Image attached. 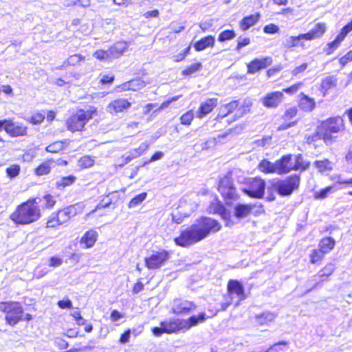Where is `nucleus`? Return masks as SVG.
Returning <instances> with one entry per match:
<instances>
[{
	"instance_id": "f257e3e1",
	"label": "nucleus",
	"mask_w": 352,
	"mask_h": 352,
	"mask_svg": "<svg viewBox=\"0 0 352 352\" xmlns=\"http://www.w3.org/2000/svg\"><path fill=\"white\" fill-rule=\"evenodd\" d=\"M346 129V121L342 116H331L319 121L316 130L305 135V142L315 149L319 147L321 141L326 146H331L339 141Z\"/></svg>"
},
{
	"instance_id": "f03ea898",
	"label": "nucleus",
	"mask_w": 352,
	"mask_h": 352,
	"mask_svg": "<svg viewBox=\"0 0 352 352\" xmlns=\"http://www.w3.org/2000/svg\"><path fill=\"white\" fill-rule=\"evenodd\" d=\"M222 226L217 219L201 216L190 226L182 230L173 241L177 246L188 248L219 232Z\"/></svg>"
},
{
	"instance_id": "7ed1b4c3",
	"label": "nucleus",
	"mask_w": 352,
	"mask_h": 352,
	"mask_svg": "<svg viewBox=\"0 0 352 352\" xmlns=\"http://www.w3.org/2000/svg\"><path fill=\"white\" fill-rule=\"evenodd\" d=\"M38 200V197H30L21 202L10 214L9 219L17 226L36 223L42 216Z\"/></svg>"
},
{
	"instance_id": "20e7f679",
	"label": "nucleus",
	"mask_w": 352,
	"mask_h": 352,
	"mask_svg": "<svg viewBox=\"0 0 352 352\" xmlns=\"http://www.w3.org/2000/svg\"><path fill=\"white\" fill-rule=\"evenodd\" d=\"M86 209L83 203L79 202L53 212L46 219L45 228L54 230L63 226L72 217L82 214Z\"/></svg>"
},
{
	"instance_id": "39448f33",
	"label": "nucleus",
	"mask_w": 352,
	"mask_h": 352,
	"mask_svg": "<svg viewBox=\"0 0 352 352\" xmlns=\"http://www.w3.org/2000/svg\"><path fill=\"white\" fill-rule=\"evenodd\" d=\"M0 311L4 314L6 324L14 327L20 322H29L32 319L30 314H25L23 306L19 301H1Z\"/></svg>"
},
{
	"instance_id": "423d86ee",
	"label": "nucleus",
	"mask_w": 352,
	"mask_h": 352,
	"mask_svg": "<svg viewBox=\"0 0 352 352\" xmlns=\"http://www.w3.org/2000/svg\"><path fill=\"white\" fill-rule=\"evenodd\" d=\"M252 102L249 100L236 99L223 104L215 117L220 122L229 115H232L233 120H237L250 112Z\"/></svg>"
},
{
	"instance_id": "0eeeda50",
	"label": "nucleus",
	"mask_w": 352,
	"mask_h": 352,
	"mask_svg": "<svg viewBox=\"0 0 352 352\" xmlns=\"http://www.w3.org/2000/svg\"><path fill=\"white\" fill-rule=\"evenodd\" d=\"M96 113L97 109L95 107H90L87 109H78L66 120L67 129L72 133L85 131L86 124Z\"/></svg>"
},
{
	"instance_id": "6e6552de",
	"label": "nucleus",
	"mask_w": 352,
	"mask_h": 352,
	"mask_svg": "<svg viewBox=\"0 0 352 352\" xmlns=\"http://www.w3.org/2000/svg\"><path fill=\"white\" fill-rule=\"evenodd\" d=\"M300 185V175L292 174L271 183V188L281 197H289L297 192Z\"/></svg>"
},
{
	"instance_id": "1a4fd4ad",
	"label": "nucleus",
	"mask_w": 352,
	"mask_h": 352,
	"mask_svg": "<svg viewBox=\"0 0 352 352\" xmlns=\"http://www.w3.org/2000/svg\"><path fill=\"white\" fill-rule=\"evenodd\" d=\"M85 57L80 54H74L69 56L63 61V64L56 68L58 70L63 71V73L56 79L54 82L55 85L63 87L69 84L73 78H76V74L72 72L65 71V68L78 65L81 62L85 61Z\"/></svg>"
},
{
	"instance_id": "9d476101",
	"label": "nucleus",
	"mask_w": 352,
	"mask_h": 352,
	"mask_svg": "<svg viewBox=\"0 0 352 352\" xmlns=\"http://www.w3.org/2000/svg\"><path fill=\"white\" fill-rule=\"evenodd\" d=\"M242 192L252 199H262L264 197L266 182L260 177H250L243 182Z\"/></svg>"
},
{
	"instance_id": "9b49d317",
	"label": "nucleus",
	"mask_w": 352,
	"mask_h": 352,
	"mask_svg": "<svg viewBox=\"0 0 352 352\" xmlns=\"http://www.w3.org/2000/svg\"><path fill=\"white\" fill-rule=\"evenodd\" d=\"M217 190L226 204H230L232 201L237 200L239 197L230 173L223 175L219 179Z\"/></svg>"
},
{
	"instance_id": "f8f14e48",
	"label": "nucleus",
	"mask_w": 352,
	"mask_h": 352,
	"mask_svg": "<svg viewBox=\"0 0 352 352\" xmlns=\"http://www.w3.org/2000/svg\"><path fill=\"white\" fill-rule=\"evenodd\" d=\"M184 331L182 318H173L160 322V327L151 328V332L155 336L163 334H173Z\"/></svg>"
},
{
	"instance_id": "ddd939ff",
	"label": "nucleus",
	"mask_w": 352,
	"mask_h": 352,
	"mask_svg": "<svg viewBox=\"0 0 352 352\" xmlns=\"http://www.w3.org/2000/svg\"><path fill=\"white\" fill-rule=\"evenodd\" d=\"M3 129L10 138L28 135V127L22 122H16L12 118L0 120V131Z\"/></svg>"
},
{
	"instance_id": "4468645a",
	"label": "nucleus",
	"mask_w": 352,
	"mask_h": 352,
	"mask_svg": "<svg viewBox=\"0 0 352 352\" xmlns=\"http://www.w3.org/2000/svg\"><path fill=\"white\" fill-rule=\"evenodd\" d=\"M170 253L166 250L154 252L144 258V264L148 270H157L163 266L169 259Z\"/></svg>"
},
{
	"instance_id": "2eb2a0df",
	"label": "nucleus",
	"mask_w": 352,
	"mask_h": 352,
	"mask_svg": "<svg viewBox=\"0 0 352 352\" xmlns=\"http://www.w3.org/2000/svg\"><path fill=\"white\" fill-rule=\"evenodd\" d=\"M197 305L193 301L175 298L170 309V313L176 316H186L195 311Z\"/></svg>"
},
{
	"instance_id": "dca6fc26",
	"label": "nucleus",
	"mask_w": 352,
	"mask_h": 352,
	"mask_svg": "<svg viewBox=\"0 0 352 352\" xmlns=\"http://www.w3.org/2000/svg\"><path fill=\"white\" fill-rule=\"evenodd\" d=\"M208 212L212 214H218L226 221L227 226L232 225L230 212L226 209L224 204L215 197L208 207Z\"/></svg>"
},
{
	"instance_id": "f3484780",
	"label": "nucleus",
	"mask_w": 352,
	"mask_h": 352,
	"mask_svg": "<svg viewBox=\"0 0 352 352\" xmlns=\"http://www.w3.org/2000/svg\"><path fill=\"white\" fill-rule=\"evenodd\" d=\"M284 100V94L279 90L267 92L261 98V102L266 109H276Z\"/></svg>"
},
{
	"instance_id": "a211bd4d",
	"label": "nucleus",
	"mask_w": 352,
	"mask_h": 352,
	"mask_svg": "<svg viewBox=\"0 0 352 352\" xmlns=\"http://www.w3.org/2000/svg\"><path fill=\"white\" fill-rule=\"evenodd\" d=\"M298 113V109L296 106L286 108L281 116L283 122L278 126V130L283 131L296 126L298 122V120L296 119Z\"/></svg>"
},
{
	"instance_id": "6ab92c4d",
	"label": "nucleus",
	"mask_w": 352,
	"mask_h": 352,
	"mask_svg": "<svg viewBox=\"0 0 352 352\" xmlns=\"http://www.w3.org/2000/svg\"><path fill=\"white\" fill-rule=\"evenodd\" d=\"M146 82L141 78H134L125 81L116 87L118 92L133 91L136 92L144 89Z\"/></svg>"
},
{
	"instance_id": "aec40b11",
	"label": "nucleus",
	"mask_w": 352,
	"mask_h": 352,
	"mask_svg": "<svg viewBox=\"0 0 352 352\" xmlns=\"http://www.w3.org/2000/svg\"><path fill=\"white\" fill-rule=\"evenodd\" d=\"M131 106L132 102L127 98H118L108 104L107 109L110 114H117L126 112Z\"/></svg>"
},
{
	"instance_id": "412c9836",
	"label": "nucleus",
	"mask_w": 352,
	"mask_h": 352,
	"mask_svg": "<svg viewBox=\"0 0 352 352\" xmlns=\"http://www.w3.org/2000/svg\"><path fill=\"white\" fill-rule=\"evenodd\" d=\"M272 63V58L264 56L255 58L247 63L248 74H253L270 66Z\"/></svg>"
},
{
	"instance_id": "4be33fe9",
	"label": "nucleus",
	"mask_w": 352,
	"mask_h": 352,
	"mask_svg": "<svg viewBox=\"0 0 352 352\" xmlns=\"http://www.w3.org/2000/svg\"><path fill=\"white\" fill-rule=\"evenodd\" d=\"M292 157V154L288 153L282 155L278 160L275 161L277 175H283L293 171Z\"/></svg>"
},
{
	"instance_id": "5701e85b",
	"label": "nucleus",
	"mask_w": 352,
	"mask_h": 352,
	"mask_svg": "<svg viewBox=\"0 0 352 352\" xmlns=\"http://www.w3.org/2000/svg\"><path fill=\"white\" fill-rule=\"evenodd\" d=\"M124 52V49H119L116 45L111 46L108 50H97L93 56L99 60H109L120 56Z\"/></svg>"
},
{
	"instance_id": "b1692460",
	"label": "nucleus",
	"mask_w": 352,
	"mask_h": 352,
	"mask_svg": "<svg viewBox=\"0 0 352 352\" xmlns=\"http://www.w3.org/2000/svg\"><path fill=\"white\" fill-rule=\"evenodd\" d=\"M217 98H208L202 102L197 110V116L201 119L211 113L218 105Z\"/></svg>"
},
{
	"instance_id": "393cba45",
	"label": "nucleus",
	"mask_w": 352,
	"mask_h": 352,
	"mask_svg": "<svg viewBox=\"0 0 352 352\" xmlns=\"http://www.w3.org/2000/svg\"><path fill=\"white\" fill-rule=\"evenodd\" d=\"M327 25L324 22L316 23L314 28L303 33L307 41H312L321 38L327 32Z\"/></svg>"
},
{
	"instance_id": "a878e982",
	"label": "nucleus",
	"mask_w": 352,
	"mask_h": 352,
	"mask_svg": "<svg viewBox=\"0 0 352 352\" xmlns=\"http://www.w3.org/2000/svg\"><path fill=\"white\" fill-rule=\"evenodd\" d=\"M227 292L230 296L236 295L240 300H243L246 298L243 285L235 279H230L227 283Z\"/></svg>"
},
{
	"instance_id": "bb28decb",
	"label": "nucleus",
	"mask_w": 352,
	"mask_h": 352,
	"mask_svg": "<svg viewBox=\"0 0 352 352\" xmlns=\"http://www.w3.org/2000/svg\"><path fill=\"white\" fill-rule=\"evenodd\" d=\"M307 41L303 33L296 36H290L283 43V47L287 50H290L296 47H300L302 50L306 48L305 41Z\"/></svg>"
},
{
	"instance_id": "cd10ccee",
	"label": "nucleus",
	"mask_w": 352,
	"mask_h": 352,
	"mask_svg": "<svg viewBox=\"0 0 352 352\" xmlns=\"http://www.w3.org/2000/svg\"><path fill=\"white\" fill-rule=\"evenodd\" d=\"M98 238V232L94 229L87 230L80 239V243L83 245L85 249L93 248Z\"/></svg>"
},
{
	"instance_id": "c85d7f7f",
	"label": "nucleus",
	"mask_w": 352,
	"mask_h": 352,
	"mask_svg": "<svg viewBox=\"0 0 352 352\" xmlns=\"http://www.w3.org/2000/svg\"><path fill=\"white\" fill-rule=\"evenodd\" d=\"M260 17L259 12L243 16L239 22V29L243 32L247 31L258 22Z\"/></svg>"
},
{
	"instance_id": "c756f323",
	"label": "nucleus",
	"mask_w": 352,
	"mask_h": 352,
	"mask_svg": "<svg viewBox=\"0 0 352 352\" xmlns=\"http://www.w3.org/2000/svg\"><path fill=\"white\" fill-rule=\"evenodd\" d=\"M206 319L207 317L205 312H200L197 315L190 316L186 319L182 318L184 331L190 329L199 323L205 322Z\"/></svg>"
},
{
	"instance_id": "7c9ffc66",
	"label": "nucleus",
	"mask_w": 352,
	"mask_h": 352,
	"mask_svg": "<svg viewBox=\"0 0 352 352\" xmlns=\"http://www.w3.org/2000/svg\"><path fill=\"white\" fill-rule=\"evenodd\" d=\"M298 106L304 111L311 112L316 108V104L314 98L301 92L299 94Z\"/></svg>"
},
{
	"instance_id": "2f4dec72",
	"label": "nucleus",
	"mask_w": 352,
	"mask_h": 352,
	"mask_svg": "<svg viewBox=\"0 0 352 352\" xmlns=\"http://www.w3.org/2000/svg\"><path fill=\"white\" fill-rule=\"evenodd\" d=\"M149 147L147 142H144L139 147L131 150L128 153L122 155L121 158L124 164H127L132 160L142 155Z\"/></svg>"
},
{
	"instance_id": "473e14b6",
	"label": "nucleus",
	"mask_w": 352,
	"mask_h": 352,
	"mask_svg": "<svg viewBox=\"0 0 352 352\" xmlns=\"http://www.w3.org/2000/svg\"><path fill=\"white\" fill-rule=\"evenodd\" d=\"M215 45V37L209 34L201 38L194 43V48L197 52H201L206 48H212Z\"/></svg>"
},
{
	"instance_id": "72a5a7b5",
	"label": "nucleus",
	"mask_w": 352,
	"mask_h": 352,
	"mask_svg": "<svg viewBox=\"0 0 352 352\" xmlns=\"http://www.w3.org/2000/svg\"><path fill=\"white\" fill-rule=\"evenodd\" d=\"M256 207L254 204H238L234 207V216L237 219H243L252 213L253 209Z\"/></svg>"
},
{
	"instance_id": "f704fd0d",
	"label": "nucleus",
	"mask_w": 352,
	"mask_h": 352,
	"mask_svg": "<svg viewBox=\"0 0 352 352\" xmlns=\"http://www.w3.org/2000/svg\"><path fill=\"white\" fill-rule=\"evenodd\" d=\"M337 85V78L335 76H329L322 79L320 84V91L322 96H325L329 90L336 87Z\"/></svg>"
},
{
	"instance_id": "c9c22d12",
	"label": "nucleus",
	"mask_w": 352,
	"mask_h": 352,
	"mask_svg": "<svg viewBox=\"0 0 352 352\" xmlns=\"http://www.w3.org/2000/svg\"><path fill=\"white\" fill-rule=\"evenodd\" d=\"M335 268V265L333 263H327L318 273L317 276L320 278V280L316 283L314 287H316L320 283L327 280L329 277L333 273Z\"/></svg>"
},
{
	"instance_id": "e433bc0d",
	"label": "nucleus",
	"mask_w": 352,
	"mask_h": 352,
	"mask_svg": "<svg viewBox=\"0 0 352 352\" xmlns=\"http://www.w3.org/2000/svg\"><path fill=\"white\" fill-rule=\"evenodd\" d=\"M314 165L320 174L328 173L333 170V164L327 158L314 161Z\"/></svg>"
},
{
	"instance_id": "4c0bfd02",
	"label": "nucleus",
	"mask_w": 352,
	"mask_h": 352,
	"mask_svg": "<svg viewBox=\"0 0 352 352\" xmlns=\"http://www.w3.org/2000/svg\"><path fill=\"white\" fill-rule=\"evenodd\" d=\"M345 38L346 37L339 32L333 41L327 43V47L324 50L325 54L327 55L332 54L340 46Z\"/></svg>"
},
{
	"instance_id": "58836bf2",
	"label": "nucleus",
	"mask_w": 352,
	"mask_h": 352,
	"mask_svg": "<svg viewBox=\"0 0 352 352\" xmlns=\"http://www.w3.org/2000/svg\"><path fill=\"white\" fill-rule=\"evenodd\" d=\"M336 243V240L333 238L325 236L319 241L318 248L326 254L334 249Z\"/></svg>"
},
{
	"instance_id": "ea45409f",
	"label": "nucleus",
	"mask_w": 352,
	"mask_h": 352,
	"mask_svg": "<svg viewBox=\"0 0 352 352\" xmlns=\"http://www.w3.org/2000/svg\"><path fill=\"white\" fill-rule=\"evenodd\" d=\"M310 167V162L305 160L302 154L298 153L295 156L294 163L292 164L293 171L303 172Z\"/></svg>"
},
{
	"instance_id": "a19ab883",
	"label": "nucleus",
	"mask_w": 352,
	"mask_h": 352,
	"mask_svg": "<svg viewBox=\"0 0 352 352\" xmlns=\"http://www.w3.org/2000/svg\"><path fill=\"white\" fill-rule=\"evenodd\" d=\"M258 169L264 174H276V162L272 163L267 159H263L259 162Z\"/></svg>"
},
{
	"instance_id": "79ce46f5",
	"label": "nucleus",
	"mask_w": 352,
	"mask_h": 352,
	"mask_svg": "<svg viewBox=\"0 0 352 352\" xmlns=\"http://www.w3.org/2000/svg\"><path fill=\"white\" fill-rule=\"evenodd\" d=\"M77 177L74 175L63 176L60 178L55 184L58 190H64L65 188L73 186L76 182Z\"/></svg>"
},
{
	"instance_id": "37998d69",
	"label": "nucleus",
	"mask_w": 352,
	"mask_h": 352,
	"mask_svg": "<svg viewBox=\"0 0 352 352\" xmlns=\"http://www.w3.org/2000/svg\"><path fill=\"white\" fill-rule=\"evenodd\" d=\"M54 162H55L53 159H48L45 160L35 168L34 173L38 176L49 174L51 171L52 166L53 164H54Z\"/></svg>"
},
{
	"instance_id": "c03bdc74",
	"label": "nucleus",
	"mask_w": 352,
	"mask_h": 352,
	"mask_svg": "<svg viewBox=\"0 0 352 352\" xmlns=\"http://www.w3.org/2000/svg\"><path fill=\"white\" fill-rule=\"evenodd\" d=\"M45 119V111H35L32 113L27 121L32 125H40Z\"/></svg>"
},
{
	"instance_id": "a18cd8bd",
	"label": "nucleus",
	"mask_w": 352,
	"mask_h": 352,
	"mask_svg": "<svg viewBox=\"0 0 352 352\" xmlns=\"http://www.w3.org/2000/svg\"><path fill=\"white\" fill-rule=\"evenodd\" d=\"M325 254L316 248L311 250L309 254V262L311 264L320 265L324 258Z\"/></svg>"
},
{
	"instance_id": "49530a36",
	"label": "nucleus",
	"mask_w": 352,
	"mask_h": 352,
	"mask_svg": "<svg viewBox=\"0 0 352 352\" xmlns=\"http://www.w3.org/2000/svg\"><path fill=\"white\" fill-rule=\"evenodd\" d=\"M94 158L90 155H86L80 157L77 161V165L80 169L89 168L94 166Z\"/></svg>"
},
{
	"instance_id": "de8ad7c7",
	"label": "nucleus",
	"mask_w": 352,
	"mask_h": 352,
	"mask_svg": "<svg viewBox=\"0 0 352 352\" xmlns=\"http://www.w3.org/2000/svg\"><path fill=\"white\" fill-rule=\"evenodd\" d=\"M67 146V141H56L46 147V151L49 153H56L63 151Z\"/></svg>"
},
{
	"instance_id": "09e8293b",
	"label": "nucleus",
	"mask_w": 352,
	"mask_h": 352,
	"mask_svg": "<svg viewBox=\"0 0 352 352\" xmlns=\"http://www.w3.org/2000/svg\"><path fill=\"white\" fill-rule=\"evenodd\" d=\"M202 68V65L200 62L194 63L190 65L186 66L182 71V75L183 76H190L193 74L199 71Z\"/></svg>"
},
{
	"instance_id": "8fccbe9b",
	"label": "nucleus",
	"mask_w": 352,
	"mask_h": 352,
	"mask_svg": "<svg viewBox=\"0 0 352 352\" xmlns=\"http://www.w3.org/2000/svg\"><path fill=\"white\" fill-rule=\"evenodd\" d=\"M112 201L110 200L108 202L105 203V204H102V203H99L98 204L95 208L92 210H91L90 211L87 212L85 213V214L84 215L83 217V219L85 221H87L89 220V219L91 218H93L94 217V213L98 210H101V209H104V208H108L110 205L112 204Z\"/></svg>"
},
{
	"instance_id": "3c124183",
	"label": "nucleus",
	"mask_w": 352,
	"mask_h": 352,
	"mask_svg": "<svg viewBox=\"0 0 352 352\" xmlns=\"http://www.w3.org/2000/svg\"><path fill=\"white\" fill-rule=\"evenodd\" d=\"M21 172V166L18 164H10L6 168V173L8 178L14 179L18 177Z\"/></svg>"
},
{
	"instance_id": "603ef678",
	"label": "nucleus",
	"mask_w": 352,
	"mask_h": 352,
	"mask_svg": "<svg viewBox=\"0 0 352 352\" xmlns=\"http://www.w3.org/2000/svg\"><path fill=\"white\" fill-rule=\"evenodd\" d=\"M195 118L193 110L190 109L183 113L179 118V122L182 125L190 126Z\"/></svg>"
},
{
	"instance_id": "864d4df0",
	"label": "nucleus",
	"mask_w": 352,
	"mask_h": 352,
	"mask_svg": "<svg viewBox=\"0 0 352 352\" xmlns=\"http://www.w3.org/2000/svg\"><path fill=\"white\" fill-rule=\"evenodd\" d=\"M147 197L146 192H141L133 197L128 203V208H132L140 205Z\"/></svg>"
},
{
	"instance_id": "5fc2aeb1",
	"label": "nucleus",
	"mask_w": 352,
	"mask_h": 352,
	"mask_svg": "<svg viewBox=\"0 0 352 352\" xmlns=\"http://www.w3.org/2000/svg\"><path fill=\"white\" fill-rule=\"evenodd\" d=\"M236 36V33L232 29H227L221 32L218 36V41L219 42H225L226 41L232 40Z\"/></svg>"
},
{
	"instance_id": "6e6d98bb",
	"label": "nucleus",
	"mask_w": 352,
	"mask_h": 352,
	"mask_svg": "<svg viewBox=\"0 0 352 352\" xmlns=\"http://www.w3.org/2000/svg\"><path fill=\"white\" fill-rule=\"evenodd\" d=\"M333 190V186H329L324 188L320 189L319 191L316 192L314 195V197L315 199L322 200L328 197V195L332 192Z\"/></svg>"
},
{
	"instance_id": "4d7b16f0",
	"label": "nucleus",
	"mask_w": 352,
	"mask_h": 352,
	"mask_svg": "<svg viewBox=\"0 0 352 352\" xmlns=\"http://www.w3.org/2000/svg\"><path fill=\"white\" fill-rule=\"evenodd\" d=\"M43 199L45 201L43 208L46 210L53 208L56 204V200L54 197L49 193L44 195L43 196Z\"/></svg>"
},
{
	"instance_id": "13d9d810",
	"label": "nucleus",
	"mask_w": 352,
	"mask_h": 352,
	"mask_svg": "<svg viewBox=\"0 0 352 352\" xmlns=\"http://www.w3.org/2000/svg\"><path fill=\"white\" fill-rule=\"evenodd\" d=\"M257 323L259 325L267 324L272 321L273 316L269 313H263L255 316Z\"/></svg>"
},
{
	"instance_id": "bf43d9fd",
	"label": "nucleus",
	"mask_w": 352,
	"mask_h": 352,
	"mask_svg": "<svg viewBox=\"0 0 352 352\" xmlns=\"http://www.w3.org/2000/svg\"><path fill=\"white\" fill-rule=\"evenodd\" d=\"M303 85V83L300 81L296 82L281 90L283 94L286 93L289 95L296 94Z\"/></svg>"
},
{
	"instance_id": "052dcab7",
	"label": "nucleus",
	"mask_w": 352,
	"mask_h": 352,
	"mask_svg": "<svg viewBox=\"0 0 352 352\" xmlns=\"http://www.w3.org/2000/svg\"><path fill=\"white\" fill-rule=\"evenodd\" d=\"M341 67H345L349 62H352V50L347 52L344 55L341 56L338 60Z\"/></svg>"
},
{
	"instance_id": "680f3d73",
	"label": "nucleus",
	"mask_w": 352,
	"mask_h": 352,
	"mask_svg": "<svg viewBox=\"0 0 352 352\" xmlns=\"http://www.w3.org/2000/svg\"><path fill=\"white\" fill-rule=\"evenodd\" d=\"M70 316L74 318L78 326H81L85 324V320L82 317L81 313L78 308L76 310L71 312Z\"/></svg>"
},
{
	"instance_id": "e2e57ef3",
	"label": "nucleus",
	"mask_w": 352,
	"mask_h": 352,
	"mask_svg": "<svg viewBox=\"0 0 352 352\" xmlns=\"http://www.w3.org/2000/svg\"><path fill=\"white\" fill-rule=\"evenodd\" d=\"M57 305L60 309H69L72 307V302L68 298H65L62 300H59L57 302Z\"/></svg>"
},
{
	"instance_id": "0e129e2a",
	"label": "nucleus",
	"mask_w": 352,
	"mask_h": 352,
	"mask_svg": "<svg viewBox=\"0 0 352 352\" xmlns=\"http://www.w3.org/2000/svg\"><path fill=\"white\" fill-rule=\"evenodd\" d=\"M250 42L251 41L249 37L239 38L237 41L236 45L235 47V50L239 52L243 47L249 45L250 44Z\"/></svg>"
},
{
	"instance_id": "69168bd1",
	"label": "nucleus",
	"mask_w": 352,
	"mask_h": 352,
	"mask_svg": "<svg viewBox=\"0 0 352 352\" xmlns=\"http://www.w3.org/2000/svg\"><path fill=\"white\" fill-rule=\"evenodd\" d=\"M263 32L270 34H276L279 32V28L275 23H270L264 26Z\"/></svg>"
},
{
	"instance_id": "338daca9",
	"label": "nucleus",
	"mask_w": 352,
	"mask_h": 352,
	"mask_svg": "<svg viewBox=\"0 0 352 352\" xmlns=\"http://www.w3.org/2000/svg\"><path fill=\"white\" fill-rule=\"evenodd\" d=\"M54 344L58 349L60 350L66 349L69 346L68 342L61 337H56L54 339Z\"/></svg>"
},
{
	"instance_id": "774afa93",
	"label": "nucleus",
	"mask_w": 352,
	"mask_h": 352,
	"mask_svg": "<svg viewBox=\"0 0 352 352\" xmlns=\"http://www.w3.org/2000/svg\"><path fill=\"white\" fill-rule=\"evenodd\" d=\"M115 80V76L111 74V75H109V74H105V75H103L100 80H99V82L101 84V85H110Z\"/></svg>"
}]
</instances>
